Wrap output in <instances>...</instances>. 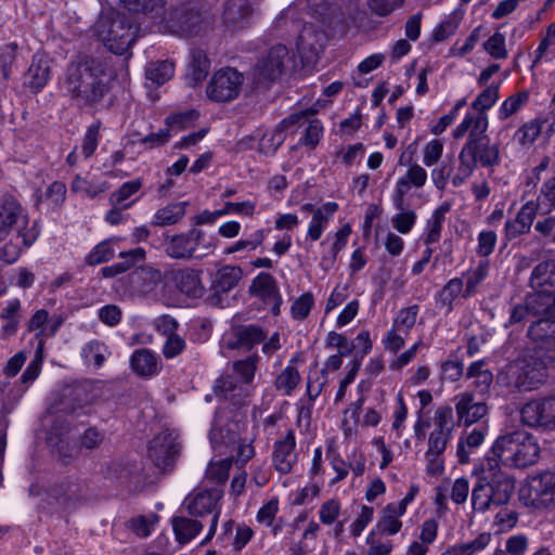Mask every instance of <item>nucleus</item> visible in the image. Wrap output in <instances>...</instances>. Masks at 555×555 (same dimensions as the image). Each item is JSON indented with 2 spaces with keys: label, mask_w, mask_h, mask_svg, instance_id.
<instances>
[{
  "label": "nucleus",
  "mask_w": 555,
  "mask_h": 555,
  "mask_svg": "<svg viewBox=\"0 0 555 555\" xmlns=\"http://www.w3.org/2000/svg\"><path fill=\"white\" fill-rule=\"evenodd\" d=\"M188 202L171 203L158 209L154 216L153 224L166 227L177 223L185 215Z\"/></svg>",
  "instance_id": "ea45409f"
},
{
  "label": "nucleus",
  "mask_w": 555,
  "mask_h": 555,
  "mask_svg": "<svg viewBox=\"0 0 555 555\" xmlns=\"http://www.w3.org/2000/svg\"><path fill=\"white\" fill-rule=\"evenodd\" d=\"M483 361L473 362L467 369L466 377L474 378V386L480 392H485L492 384L493 375L489 370L483 369Z\"/></svg>",
  "instance_id": "09e8293b"
},
{
  "label": "nucleus",
  "mask_w": 555,
  "mask_h": 555,
  "mask_svg": "<svg viewBox=\"0 0 555 555\" xmlns=\"http://www.w3.org/2000/svg\"><path fill=\"white\" fill-rule=\"evenodd\" d=\"M143 183L141 179H134L125 182L117 191L113 192L109 196V203L115 208H130L133 202L128 199L138 193Z\"/></svg>",
  "instance_id": "a19ab883"
},
{
  "label": "nucleus",
  "mask_w": 555,
  "mask_h": 555,
  "mask_svg": "<svg viewBox=\"0 0 555 555\" xmlns=\"http://www.w3.org/2000/svg\"><path fill=\"white\" fill-rule=\"evenodd\" d=\"M210 61L203 50H194L191 54L188 75L194 83L204 80L209 72Z\"/></svg>",
  "instance_id": "c03bdc74"
},
{
  "label": "nucleus",
  "mask_w": 555,
  "mask_h": 555,
  "mask_svg": "<svg viewBox=\"0 0 555 555\" xmlns=\"http://www.w3.org/2000/svg\"><path fill=\"white\" fill-rule=\"evenodd\" d=\"M181 452V441L177 434L164 430L150 442L149 456L160 470L171 469Z\"/></svg>",
  "instance_id": "9b49d317"
},
{
  "label": "nucleus",
  "mask_w": 555,
  "mask_h": 555,
  "mask_svg": "<svg viewBox=\"0 0 555 555\" xmlns=\"http://www.w3.org/2000/svg\"><path fill=\"white\" fill-rule=\"evenodd\" d=\"M529 100L527 91L515 93L508 96L500 106L498 116L501 120L516 114Z\"/></svg>",
  "instance_id": "603ef678"
},
{
  "label": "nucleus",
  "mask_w": 555,
  "mask_h": 555,
  "mask_svg": "<svg viewBox=\"0 0 555 555\" xmlns=\"http://www.w3.org/2000/svg\"><path fill=\"white\" fill-rule=\"evenodd\" d=\"M177 287L186 296L199 298L204 294V287L201 283L199 274L192 269H182L173 274Z\"/></svg>",
  "instance_id": "c756f323"
},
{
  "label": "nucleus",
  "mask_w": 555,
  "mask_h": 555,
  "mask_svg": "<svg viewBox=\"0 0 555 555\" xmlns=\"http://www.w3.org/2000/svg\"><path fill=\"white\" fill-rule=\"evenodd\" d=\"M138 31L134 22L113 10L102 12L92 28L93 36L115 54L126 53L135 41Z\"/></svg>",
  "instance_id": "39448f33"
},
{
  "label": "nucleus",
  "mask_w": 555,
  "mask_h": 555,
  "mask_svg": "<svg viewBox=\"0 0 555 555\" xmlns=\"http://www.w3.org/2000/svg\"><path fill=\"white\" fill-rule=\"evenodd\" d=\"M457 425L470 426L488 413V406L482 401H477L474 393L464 391L453 399Z\"/></svg>",
  "instance_id": "dca6fc26"
},
{
  "label": "nucleus",
  "mask_w": 555,
  "mask_h": 555,
  "mask_svg": "<svg viewBox=\"0 0 555 555\" xmlns=\"http://www.w3.org/2000/svg\"><path fill=\"white\" fill-rule=\"evenodd\" d=\"M404 507L397 506L395 503L388 504L382 512V517L377 522L380 532L393 535L402 528V521L399 519L404 515Z\"/></svg>",
  "instance_id": "c9c22d12"
},
{
  "label": "nucleus",
  "mask_w": 555,
  "mask_h": 555,
  "mask_svg": "<svg viewBox=\"0 0 555 555\" xmlns=\"http://www.w3.org/2000/svg\"><path fill=\"white\" fill-rule=\"evenodd\" d=\"M400 212L395 215L391 219L392 227L401 234L409 233L415 224L416 214L413 210L399 209Z\"/></svg>",
  "instance_id": "69168bd1"
},
{
  "label": "nucleus",
  "mask_w": 555,
  "mask_h": 555,
  "mask_svg": "<svg viewBox=\"0 0 555 555\" xmlns=\"http://www.w3.org/2000/svg\"><path fill=\"white\" fill-rule=\"evenodd\" d=\"M535 205L546 212L555 207V175L543 184Z\"/></svg>",
  "instance_id": "774afa93"
},
{
  "label": "nucleus",
  "mask_w": 555,
  "mask_h": 555,
  "mask_svg": "<svg viewBox=\"0 0 555 555\" xmlns=\"http://www.w3.org/2000/svg\"><path fill=\"white\" fill-rule=\"evenodd\" d=\"M11 233L22 240L24 246L29 247L38 237L39 231L36 224L29 225L27 211L12 195L0 198V242Z\"/></svg>",
  "instance_id": "0eeeda50"
},
{
  "label": "nucleus",
  "mask_w": 555,
  "mask_h": 555,
  "mask_svg": "<svg viewBox=\"0 0 555 555\" xmlns=\"http://www.w3.org/2000/svg\"><path fill=\"white\" fill-rule=\"evenodd\" d=\"M159 17L160 29L178 36H196L210 26L208 14L193 2L181 3L165 15L163 12Z\"/></svg>",
  "instance_id": "6e6552de"
},
{
  "label": "nucleus",
  "mask_w": 555,
  "mask_h": 555,
  "mask_svg": "<svg viewBox=\"0 0 555 555\" xmlns=\"http://www.w3.org/2000/svg\"><path fill=\"white\" fill-rule=\"evenodd\" d=\"M251 14L250 0H227L223 11L224 23L233 28L242 27Z\"/></svg>",
  "instance_id": "473e14b6"
},
{
  "label": "nucleus",
  "mask_w": 555,
  "mask_h": 555,
  "mask_svg": "<svg viewBox=\"0 0 555 555\" xmlns=\"http://www.w3.org/2000/svg\"><path fill=\"white\" fill-rule=\"evenodd\" d=\"M301 376L299 371L292 365H287L275 378L274 386L276 390L284 396H291L294 389L299 385Z\"/></svg>",
  "instance_id": "49530a36"
},
{
  "label": "nucleus",
  "mask_w": 555,
  "mask_h": 555,
  "mask_svg": "<svg viewBox=\"0 0 555 555\" xmlns=\"http://www.w3.org/2000/svg\"><path fill=\"white\" fill-rule=\"evenodd\" d=\"M260 357L257 353L250 354L245 359L236 360L232 363V370L235 376L244 385H250L255 378Z\"/></svg>",
  "instance_id": "37998d69"
},
{
  "label": "nucleus",
  "mask_w": 555,
  "mask_h": 555,
  "mask_svg": "<svg viewBox=\"0 0 555 555\" xmlns=\"http://www.w3.org/2000/svg\"><path fill=\"white\" fill-rule=\"evenodd\" d=\"M70 190L74 193L81 194L88 197H96L99 194L106 190V184H98L93 181H89L80 176H76L74 179Z\"/></svg>",
  "instance_id": "5fc2aeb1"
},
{
  "label": "nucleus",
  "mask_w": 555,
  "mask_h": 555,
  "mask_svg": "<svg viewBox=\"0 0 555 555\" xmlns=\"http://www.w3.org/2000/svg\"><path fill=\"white\" fill-rule=\"evenodd\" d=\"M43 362V348L42 343L37 346L35 358L29 362L26 370L23 372L21 383L28 385L33 383L40 374Z\"/></svg>",
  "instance_id": "bf43d9fd"
},
{
  "label": "nucleus",
  "mask_w": 555,
  "mask_h": 555,
  "mask_svg": "<svg viewBox=\"0 0 555 555\" xmlns=\"http://www.w3.org/2000/svg\"><path fill=\"white\" fill-rule=\"evenodd\" d=\"M231 465L230 459L211 462L207 467L206 477L217 483L224 482L229 477Z\"/></svg>",
  "instance_id": "e2e57ef3"
},
{
  "label": "nucleus",
  "mask_w": 555,
  "mask_h": 555,
  "mask_svg": "<svg viewBox=\"0 0 555 555\" xmlns=\"http://www.w3.org/2000/svg\"><path fill=\"white\" fill-rule=\"evenodd\" d=\"M49 495L65 508H70L88 496L87 483L77 477H66L49 489Z\"/></svg>",
  "instance_id": "4468645a"
},
{
  "label": "nucleus",
  "mask_w": 555,
  "mask_h": 555,
  "mask_svg": "<svg viewBox=\"0 0 555 555\" xmlns=\"http://www.w3.org/2000/svg\"><path fill=\"white\" fill-rule=\"evenodd\" d=\"M175 73V64L170 61H158L150 63L146 67V78L153 83L160 86L168 81Z\"/></svg>",
  "instance_id": "a18cd8bd"
},
{
  "label": "nucleus",
  "mask_w": 555,
  "mask_h": 555,
  "mask_svg": "<svg viewBox=\"0 0 555 555\" xmlns=\"http://www.w3.org/2000/svg\"><path fill=\"white\" fill-rule=\"evenodd\" d=\"M501 82L492 83L488 86L472 103V108L476 111L475 114L467 113L464 118H476V117H485L488 119L487 111L491 108L495 102L499 100V90Z\"/></svg>",
  "instance_id": "f704fd0d"
},
{
  "label": "nucleus",
  "mask_w": 555,
  "mask_h": 555,
  "mask_svg": "<svg viewBox=\"0 0 555 555\" xmlns=\"http://www.w3.org/2000/svg\"><path fill=\"white\" fill-rule=\"evenodd\" d=\"M172 525L176 538L182 544L189 543L203 528L202 522L186 517L175 518Z\"/></svg>",
  "instance_id": "79ce46f5"
},
{
  "label": "nucleus",
  "mask_w": 555,
  "mask_h": 555,
  "mask_svg": "<svg viewBox=\"0 0 555 555\" xmlns=\"http://www.w3.org/2000/svg\"><path fill=\"white\" fill-rule=\"evenodd\" d=\"M210 441L215 448L221 446V444H229L233 443L236 449V462L246 463L249 461L254 454V447L250 442L247 441H238L234 439V437H229V434H227V437L223 435V430L221 428H218L217 426H214L209 434Z\"/></svg>",
  "instance_id": "cd10ccee"
},
{
  "label": "nucleus",
  "mask_w": 555,
  "mask_h": 555,
  "mask_svg": "<svg viewBox=\"0 0 555 555\" xmlns=\"http://www.w3.org/2000/svg\"><path fill=\"white\" fill-rule=\"evenodd\" d=\"M221 494L218 490H205L191 494L186 498V508L191 515L202 516L215 511Z\"/></svg>",
  "instance_id": "bb28decb"
},
{
  "label": "nucleus",
  "mask_w": 555,
  "mask_h": 555,
  "mask_svg": "<svg viewBox=\"0 0 555 555\" xmlns=\"http://www.w3.org/2000/svg\"><path fill=\"white\" fill-rule=\"evenodd\" d=\"M520 416L521 422L529 427L555 428V396L525 403Z\"/></svg>",
  "instance_id": "ddd939ff"
},
{
  "label": "nucleus",
  "mask_w": 555,
  "mask_h": 555,
  "mask_svg": "<svg viewBox=\"0 0 555 555\" xmlns=\"http://www.w3.org/2000/svg\"><path fill=\"white\" fill-rule=\"evenodd\" d=\"M531 321L528 336L535 341L555 340V292L540 291L512 309L509 323Z\"/></svg>",
  "instance_id": "7ed1b4c3"
},
{
  "label": "nucleus",
  "mask_w": 555,
  "mask_h": 555,
  "mask_svg": "<svg viewBox=\"0 0 555 555\" xmlns=\"http://www.w3.org/2000/svg\"><path fill=\"white\" fill-rule=\"evenodd\" d=\"M122 2L129 11L140 12L156 18L162 15L166 0H122Z\"/></svg>",
  "instance_id": "de8ad7c7"
},
{
  "label": "nucleus",
  "mask_w": 555,
  "mask_h": 555,
  "mask_svg": "<svg viewBox=\"0 0 555 555\" xmlns=\"http://www.w3.org/2000/svg\"><path fill=\"white\" fill-rule=\"evenodd\" d=\"M315 114L313 108H307L294 113L284 118L274 129L266 131L258 142V152L260 154L272 156L286 139L285 131L300 121Z\"/></svg>",
  "instance_id": "f8f14e48"
},
{
  "label": "nucleus",
  "mask_w": 555,
  "mask_h": 555,
  "mask_svg": "<svg viewBox=\"0 0 555 555\" xmlns=\"http://www.w3.org/2000/svg\"><path fill=\"white\" fill-rule=\"evenodd\" d=\"M100 127L101 124L99 121L90 125L85 133L82 139L81 150L85 158H89L95 152L99 140H100Z\"/></svg>",
  "instance_id": "052dcab7"
},
{
  "label": "nucleus",
  "mask_w": 555,
  "mask_h": 555,
  "mask_svg": "<svg viewBox=\"0 0 555 555\" xmlns=\"http://www.w3.org/2000/svg\"><path fill=\"white\" fill-rule=\"evenodd\" d=\"M485 51L490 54L493 59L504 60L508 53L505 47V37L503 34L494 33L485 43Z\"/></svg>",
  "instance_id": "13d9d810"
},
{
  "label": "nucleus",
  "mask_w": 555,
  "mask_h": 555,
  "mask_svg": "<svg viewBox=\"0 0 555 555\" xmlns=\"http://www.w3.org/2000/svg\"><path fill=\"white\" fill-rule=\"evenodd\" d=\"M295 435L293 430H288L286 435L274 443L272 462L274 468L281 474L291 473L293 466L297 462L295 452Z\"/></svg>",
  "instance_id": "412c9836"
},
{
  "label": "nucleus",
  "mask_w": 555,
  "mask_h": 555,
  "mask_svg": "<svg viewBox=\"0 0 555 555\" xmlns=\"http://www.w3.org/2000/svg\"><path fill=\"white\" fill-rule=\"evenodd\" d=\"M514 491V482L507 477H496L491 481L479 480L472 491L474 511L485 513L492 506L507 504Z\"/></svg>",
  "instance_id": "1a4fd4ad"
},
{
  "label": "nucleus",
  "mask_w": 555,
  "mask_h": 555,
  "mask_svg": "<svg viewBox=\"0 0 555 555\" xmlns=\"http://www.w3.org/2000/svg\"><path fill=\"white\" fill-rule=\"evenodd\" d=\"M108 353L107 347L100 340H90L81 349V356L87 363H93L100 367Z\"/></svg>",
  "instance_id": "3c124183"
},
{
  "label": "nucleus",
  "mask_w": 555,
  "mask_h": 555,
  "mask_svg": "<svg viewBox=\"0 0 555 555\" xmlns=\"http://www.w3.org/2000/svg\"><path fill=\"white\" fill-rule=\"evenodd\" d=\"M542 122L539 119L524 124L515 133V139L521 145L532 144L541 133Z\"/></svg>",
  "instance_id": "6e6d98bb"
},
{
  "label": "nucleus",
  "mask_w": 555,
  "mask_h": 555,
  "mask_svg": "<svg viewBox=\"0 0 555 555\" xmlns=\"http://www.w3.org/2000/svg\"><path fill=\"white\" fill-rule=\"evenodd\" d=\"M492 454L502 465L520 468L538 461L540 448L529 433L516 430L500 436L492 446Z\"/></svg>",
  "instance_id": "423d86ee"
},
{
  "label": "nucleus",
  "mask_w": 555,
  "mask_h": 555,
  "mask_svg": "<svg viewBox=\"0 0 555 555\" xmlns=\"http://www.w3.org/2000/svg\"><path fill=\"white\" fill-rule=\"evenodd\" d=\"M204 236V232L196 228L191 229L186 233L167 236L165 253L172 259H190L194 257V253Z\"/></svg>",
  "instance_id": "2eb2a0df"
},
{
  "label": "nucleus",
  "mask_w": 555,
  "mask_h": 555,
  "mask_svg": "<svg viewBox=\"0 0 555 555\" xmlns=\"http://www.w3.org/2000/svg\"><path fill=\"white\" fill-rule=\"evenodd\" d=\"M485 436V428H474L460 437L456 451L460 463L464 464L469 461V454L483 442Z\"/></svg>",
  "instance_id": "72a5a7b5"
},
{
  "label": "nucleus",
  "mask_w": 555,
  "mask_h": 555,
  "mask_svg": "<svg viewBox=\"0 0 555 555\" xmlns=\"http://www.w3.org/2000/svg\"><path fill=\"white\" fill-rule=\"evenodd\" d=\"M112 74L101 60L80 57L70 62L61 80V90L79 107L98 105L109 91Z\"/></svg>",
  "instance_id": "f03ea898"
},
{
  "label": "nucleus",
  "mask_w": 555,
  "mask_h": 555,
  "mask_svg": "<svg viewBox=\"0 0 555 555\" xmlns=\"http://www.w3.org/2000/svg\"><path fill=\"white\" fill-rule=\"evenodd\" d=\"M463 291V281L459 278L451 279L437 294V304L446 307L447 311L452 310L453 301Z\"/></svg>",
  "instance_id": "8fccbe9b"
},
{
  "label": "nucleus",
  "mask_w": 555,
  "mask_h": 555,
  "mask_svg": "<svg viewBox=\"0 0 555 555\" xmlns=\"http://www.w3.org/2000/svg\"><path fill=\"white\" fill-rule=\"evenodd\" d=\"M314 305V298L311 293H305L299 296L292 305L291 313L295 320L306 319Z\"/></svg>",
  "instance_id": "338daca9"
},
{
  "label": "nucleus",
  "mask_w": 555,
  "mask_h": 555,
  "mask_svg": "<svg viewBox=\"0 0 555 555\" xmlns=\"http://www.w3.org/2000/svg\"><path fill=\"white\" fill-rule=\"evenodd\" d=\"M418 306L413 305L401 309L393 320L392 328L408 334L416 323Z\"/></svg>",
  "instance_id": "864d4df0"
},
{
  "label": "nucleus",
  "mask_w": 555,
  "mask_h": 555,
  "mask_svg": "<svg viewBox=\"0 0 555 555\" xmlns=\"http://www.w3.org/2000/svg\"><path fill=\"white\" fill-rule=\"evenodd\" d=\"M249 291L261 299L273 315L280 314L281 295L274 278L266 272L259 273L251 282Z\"/></svg>",
  "instance_id": "f3484780"
},
{
  "label": "nucleus",
  "mask_w": 555,
  "mask_h": 555,
  "mask_svg": "<svg viewBox=\"0 0 555 555\" xmlns=\"http://www.w3.org/2000/svg\"><path fill=\"white\" fill-rule=\"evenodd\" d=\"M267 335L260 326L243 325L233 327L223 338L227 349L250 350L255 345L262 343Z\"/></svg>",
  "instance_id": "a211bd4d"
},
{
  "label": "nucleus",
  "mask_w": 555,
  "mask_h": 555,
  "mask_svg": "<svg viewBox=\"0 0 555 555\" xmlns=\"http://www.w3.org/2000/svg\"><path fill=\"white\" fill-rule=\"evenodd\" d=\"M451 205L449 203L441 204L436 208L431 217L427 221L426 234L424 242L426 246L437 243L441 235L442 223L444 222L446 215L450 211Z\"/></svg>",
  "instance_id": "58836bf2"
},
{
  "label": "nucleus",
  "mask_w": 555,
  "mask_h": 555,
  "mask_svg": "<svg viewBox=\"0 0 555 555\" xmlns=\"http://www.w3.org/2000/svg\"><path fill=\"white\" fill-rule=\"evenodd\" d=\"M218 396L232 400L234 404H245L248 391L243 385H238L232 376H222L218 378L214 387Z\"/></svg>",
  "instance_id": "c85d7f7f"
},
{
  "label": "nucleus",
  "mask_w": 555,
  "mask_h": 555,
  "mask_svg": "<svg viewBox=\"0 0 555 555\" xmlns=\"http://www.w3.org/2000/svg\"><path fill=\"white\" fill-rule=\"evenodd\" d=\"M460 16L452 13L444 17L441 23L434 29L433 39L437 42L444 41L451 37L460 25Z\"/></svg>",
  "instance_id": "4d7b16f0"
},
{
  "label": "nucleus",
  "mask_w": 555,
  "mask_h": 555,
  "mask_svg": "<svg viewBox=\"0 0 555 555\" xmlns=\"http://www.w3.org/2000/svg\"><path fill=\"white\" fill-rule=\"evenodd\" d=\"M131 287L140 294L153 292L163 281L162 272L152 267H140L129 275Z\"/></svg>",
  "instance_id": "393cba45"
},
{
  "label": "nucleus",
  "mask_w": 555,
  "mask_h": 555,
  "mask_svg": "<svg viewBox=\"0 0 555 555\" xmlns=\"http://www.w3.org/2000/svg\"><path fill=\"white\" fill-rule=\"evenodd\" d=\"M325 34L314 25H305L297 39V50L304 61L312 62L323 50Z\"/></svg>",
  "instance_id": "4be33fe9"
},
{
  "label": "nucleus",
  "mask_w": 555,
  "mask_h": 555,
  "mask_svg": "<svg viewBox=\"0 0 555 555\" xmlns=\"http://www.w3.org/2000/svg\"><path fill=\"white\" fill-rule=\"evenodd\" d=\"M531 490L535 499L540 501V504L546 506L555 503V474H541L538 478L533 479Z\"/></svg>",
  "instance_id": "e433bc0d"
},
{
  "label": "nucleus",
  "mask_w": 555,
  "mask_h": 555,
  "mask_svg": "<svg viewBox=\"0 0 555 555\" xmlns=\"http://www.w3.org/2000/svg\"><path fill=\"white\" fill-rule=\"evenodd\" d=\"M552 361L550 351L534 348L508 363L500 376L509 387L531 391L545 383Z\"/></svg>",
  "instance_id": "20e7f679"
},
{
  "label": "nucleus",
  "mask_w": 555,
  "mask_h": 555,
  "mask_svg": "<svg viewBox=\"0 0 555 555\" xmlns=\"http://www.w3.org/2000/svg\"><path fill=\"white\" fill-rule=\"evenodd\" d=\"M530 285L532 288L555 287V258L544 260L533 268Z\"/></svg>",
  "instance_id": "4c0bfd02"
},
{
  "label": "nucleus",
  "mask_w": 555,
  "mask_h": 555,
  "mask_svg": "<svg viewBox=\"0 0 555 555\" xmlns=\"http://www.w3.org/2000/svg\"><path fill=\"white\" fill-rule=\"evenodd\" d=\"M488 119L485 117L463 118L453 130L454 139H461L468 133L467 141L459 153V166L452 177L454 186L462 185L480 165L485 168H493L501 163L499 144H491L487 135Z\"/></svg>",
  "instance_id": "f257e3e1"
},
{
  "label": "nucleus",
  "mask_w": 555,
  "mask_h": 555,
  "mask_svg": "<svg viewBox=\"0 0 555 555\" xmlns=\"http://www.w3.org/2000/svg\"><path fill=\"white\" fill-rule=\"evenodd\" d=\"M443 150V142L439 139L427 142L423 147V164L427 167L436 165L442 157Z\"/></svg>",
  "instance_id": "0e129e2a"
},
{
  "label": "nucleus",
  "mask_w": 555,
  "mask_h": 555,
  "mask_svg": "<svg viewBox=\"0 0 555 555\" xmlns=\"http://www.w3.org/2000/svg\"><path fill=\"white\" fill-rule=\"evenodd\" d=\"M243 85L242 73L233 67H224L212 75L207 83L206 94L217 103L231 102L240 95Z\"/></svg>",
  "instance_id": "9d476101"
},
{
  "label": "nucleus",
  "mask_w": 555,
  "mask_h": 555,
  "mask_svg": "<svg viewBox=\"0 0 555 555\" xmlns=\"http://www.w3.org/2000/svg\"><path fill=\"white\" fill-rule=\"evenodd\" d=\"M51 60L42 54L34 55L25 74V83L35 92H39L51 78Z\"/></svg>",
  "instance_id": "b1692460"
},
{
  "label": "nucleus",
  "mask_w": 555,
  "mask_h": 555,
  "mask_svg": "<svg viewBox=\"0 0 555 555\" xmlns=\"http://www.w3.org/2000/svg\"><path fill=\"white\" fill-rule=\"evenodd\" d=\"M243 271L237 266H222L219 268L211 282V287L216 293H227L234 288L242 279Z\"/></svg>",
  "instance_id": "2f4dec72"
},
{
  "label": "nucleus",
  "mask_w": 555,
  "mask_h": 555,
  "mask_svg": "<svg viewBox=\"0 0 555 555\" xmlns=\"http://www.w3.org/2000/svg\"><path fill=\"white\" fill-rule=\"evenodd\" d=\"M538 209L539 205H535L532 201L522 205L516 217L505 222L504 230L506 238L512 241L521 234L528 233L537 216Z\"/></svg>",
  "instance_id": "5701e85b"
},
{
  "label": "nucleus",
  "mask_w": 555,
  "mask_h": 555,
  "mask_svg": "<svg viewBox=\"0 0 555 555\" xmlns=\"http://www.w3.org/2000/svg\"><path fill=\"white\" fill-rule=\"evenodd\" d=\"M427 171L417 163L409 166L406 172L398 179L392 195L393 204L397 209H402L405 195L411 188L421 189L427 182Z\"/></svg>",
  "instance_id": "6ab92c4d"
},
{
  "label": "nucleus",
  "mask_w": 555,
  "mask_h": 555,
  "mask_svg": "<svg viewBox=\"0 0 555 555\" xmlns=\"http://www.w3.org/2000/svg\"><path fill=\"white\" fill-rule=\"evenodd\" d=\"M292 61L293 57L287 47L278 44L270 49L267 56L258 65V69L261 76L274 80L285 72Z\"/></svg>",
  "instance_id": "aec40b11"
},
{
  "label": "nucleus",
  "mask_w": 555,
  "mask_h": 555,
  "mask_svg": "<svg viewBox=\"0 0 555 555\" xmlns=\"http://www.w3.org/2000/svg\"><path fill=\"white\" fill-rule=\"evenodd\" d=\"M337 209L338 205L336 203L328 202L313 210L312 219L308 228V236L312 241H318L322 236L324 229Z\"/></svg>",
  "instance_id": "7c9ffc66"
},
{
  "label": "nucleus",
  "mask_w": 555,
  "mask_h": 555,
  "mask_svg": "<svg viewBox=\"0 0 555 555\" xmlns=\"http://www.w3.org/2000/svg\"><path fill=\"white\" fill-rule=\"evenodd\" d=\"M130 364L138 375L144 377L156 375L160 370L159 357L146 348L137 349L130 358Z\"/></svg>",
  "instance_id": "a878e982"
},
{
  "label": "nucleus",
  "mask_w": 555,
  "mask_h": 555,
  "mask_svg": "<svg viewBox=\"0 0 555 555\" xmlns=\"http://www.w3.org/2000/svg\"><path fill=\"white\" fill-rule=\"evenodd\" d=\"M114 249L109 242L99 243L87 256L86 262L89 266H96L109 261L114 257Z\"/></svg>",
  "instance_id": "680f3d73"
}]
</instances>
